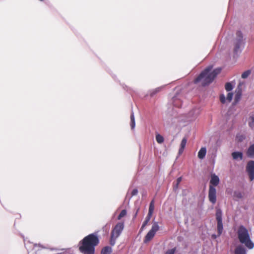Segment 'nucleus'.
<instances>
[{
    "label": "nucleus",
    "mask_w": 254,
    "mask_h": 254,
    "mask_svg": "<svg viewBox=\"0 0 254 254\" xmlns=\"http://www.w3.org/2000/svg\"><path fill=\"white\" fill-rule=\"evenodd\" d=\"M99 243V240L97 235L91 234L80 242L79 250L83 254H94L95 247Z\"/></svg>",
    "instance_id": "nucleus-1"
},
{
    "label": "nucleus",
    "mask_w": 254,
    "mask_h": 254,
    "mask_svg": "<svg viewBox=\"0 0 254 254\" xmlns=\"http://www.w3.org/2000/svg\"><path fill=\"white\" fill-rule=\"evenodd\" d=\"M212 66H209L204 69L194 80V83H200L202 86H205L211 83L221 71V68H217L212 71Z\"/></svg>",
    "instance_id": "nucleus-2"
},
{
    "label": "nucleus",
    "mask_w": 254,
    "mask_h": 254,
    "mask_svg": "<svg viewBox=\"0 0 254 254\" xmlns=\"http://www.w3.org/2000/svg\"><path fill=\"white\" fill-rule=\"evenodd\" d=\"M237 233L239 240L241 243L244 244L250 249L254 248V244L250 240L248 231L244 226H240Z\"/></svg>",
    "instance_id": "nucleus-3"
},
{
    "label": "nucleus",
    "mask_w": 254,
    "mask_h": 254,
    "mask_svg": "<svg viewBox=\"0 0 254 254\" xmlns=\"http://www.w3.org/2000/svg\"><path fill=\"white\" fill-rule=\"evenodd\" d=\"M219 177L215 174H212L211 176L208 191V199L212 204L216 202V190L214 187L217 186L219 183Z\"/></svg>",
    "instance_id": "nucleus-4"
},
{
    "label": "nucleus",
    "mask_w": 254,
    "mask_h": 254,
    "mask_svg": "<svg viewBox=\"0 0 254 254\" xmlns=\"http://www.w3.org/2000/svg\"><path fill=\"white\" fill-rule=\"evenodd\" d=\"M124 228L123 222H119L113 228L111 234L110 243L112 246H114L116 243V239L121 235Z\"/></svg>",
    "instance_id": "nucleus-5"
},
{
    "label": "nucleus",
    "mask_w": 254,
    "mask_h": 254,
    "mask_svg": "<svg viewBox=\"0 0 254 254\" xmlns=\"http://www.w3.org/2000/svg\"><path fill=\"white\" fill-rule=\"evenodd\" d=\"M236 39L235 43V48L234 52L237 54L239 50L241 45L243 41V34L240 31L236 32Z\"/></svg>",
    "instance_id": "nucleus-6"
},
{
    "label": "nucleus",
    "mask_w": 254,
    "mask_h": 254,
    "mask_svg": "<svg viewBox=\"0 0 254 254\" xmlns=\"http://www.w3.org/2000/svg\"><path fill=\"white\" fill-rule=\"evenodd\" d=\"M247 171L249 174L250 179L252 181L254 179V161H249L247 166Z\"/></svg>",
    "instance_id": "nucleus-7"
},
{
    "label": "nucleus",
    "mask_w": 254,
    "mask_h": 254,
    "mask_svg": "<svg viewBox=\"0 0 254 254\" xmlns=\"http://www.w3.org/2000/svg\"><path fill=\"white\" fill-rule=\"evenodd\" d=\"M187 142V138L186 137H184L183 139L182 140L181 144H180V148L179 150V154H181L185 148V146L186 145Z\"/></svg>",
    "instance_id": "nucleus-8"
},
{
    "label": "nucleus",
    "mask_w": 254,
    "mask_h": 254,
    "mask_svg": "<svg viewBox=\"0 0 254 254\" xmlns=\"http://www.w3.org/2000/svg\"><path fill=\"white\" fill-rule=\"evenodd\" d=\"M217 228L218 235L220 236L221 235V234L222 233L223 230L222 221H217Z\"/></svg>",
    "instance_id": "nucleus-9"
},
{
    "label": "nucleus",
    "mask_w": 254,
    "mask_h": 254,
    "mask_svg": "<svg viewBox=\"0 0 254 254\" xmlns=\"http://www.w3.org/2000/svg\"><path fill=\"white\" fill-rule=\"evenodd\" d=\"M206 153V149L205 147H202L198 153V157L200 159H202L204 158L205 155Z\"/></svg>",
    "instance_id": "nucleus-10"
},
{
    "label": "nucleus",
    "mask_w": 254,
    "mask_h": 254,
    "mask_svg": "<svg viewBox=\"0 0 254 254\" xmlns=\"http://www.w3.org/2000/svg\"><path fill=\"white\" fill-rule=\"evenodd\" d=\"M154 233L149 231L145 237L144 242L147 243L150 241L154 237Z\"/></svg>",
    "instance_id": "nucleus-11"
},
{
    "label": "nucleus",
    "mask_w": 254,
    "mask_h": 254,
    "mask_svg": "<svg viewBox=\"0 0 254 254\" xmlns=\"http://www.w3.org/2000/svg\"><path fill=\"white\" fill-rule=\"evenodd\" d=\"M247 155L249 157H254V144L249 147L247 152Z\"/></svg>",
    "instance_id": "nucleus-12"
},
{
    "label": "nucleus",
    "mask_w": 254,
    "mask_h": 254,
    "mask_svg": "<svg viewBox=\"0 0 254 254\" xmlns=\"http://www.w3.org/2000/svg\"><path fill=\"white\" fill-rule=\"evenodd\" d=\"M232 156L234 160L240 158V160L243 159V153L241 152H234L232 153Z\"/></svg>",
    "instance_id": "nucleus-13"
},
{
    "label": "nucleus",
    "mask_w": 254,
    "mask_h": 254,
    "mask_svg": "<svg viewBox=\"0 0 254 254\" xmlns=\"http://www.w3.org/2000/svg\"><path fill=\"white\" fill-rule=\"evenodd\" d=\"M163 89V87H159L155 89H152L149 91V95L150 97L154 96L155 94L160 92Z\"/></svg>",
    "instance_id": "nucleus-14"
},
{
    "label": "nucleus",
    "mask_w": 254,
    "mask_h": 254,
    "mask_svg": "<svg viewBox=\"0 0 254 254\" xmlns=\"http://www.w3.org/2000/svg\"><path fill=\"white\" fill-rule=\"evenodd\" d=\"M235 254H246L245 249L242 246L237 247L235 250Z\"/></svg>",
    "instance_id": "nucleus-15"
},
{
    "label": "nucleus",
    "mask_w": 254,
    "mask_h": 254,
    "mask_svg": "<svg viewBox=\"0 0 254 254\" xmlns=\"http://www.w3.org/2000/svg\"><path fill=\"white\" fill-rule=\"evenodd\" d=\"M112 249L110 247L106 246L103 248L101 251V254H111Z\"/></svg>",
    "instance_id": "nucleus-16"
},
{
    "label": "nucleus",
    "mask_w": 254,
    "mask_h": 254,
    "mask_svg": "<svg viewBox=\"0 0 254 254\" xmlns=\"http://www.w3.org/2000/svg\"><path fill=\"white\" fill-rule=\"evenodd\" d=\"M154 209V200L153 199L150 203L148 214L152 215Z\"/></svg>",
    "instance_id": "nucleus-17"
},
{
    "label": "nucleus",
    "mask_w": 254,
    "mask_h": 254,
    "mask_svg": "<svg viewBox=\"0 0 254 254\" xmlns=\"http://www.w3.org/2000/svg\"><path fill=\"white\" fill-rule=\"evenodd\" d=\"M152 215H149V214H148L146 218H145V221L143 222L142 225V226H141V230H142L143 229V228L146 226V225L147 224V223H148V222L150 221V219Z\"/></svg>",
    "instance_id": "nucleus-18"
},
{
    "label": "nucleus",
    "mask_w": 254,
    "mask_h": 254,
    "mask_svg": "<svg viewBox=\"0 0 254 254\" xmlns=\"http://www.w3.org/2000/svg\"><path fill=\"white\" fill-rule=\"evenodd\" d=\"M216 219L217 221H222V211L220 209H218L216 212Z\"/></svg>",
    "instance_id": "nucleus-19"
},
{
    "label": "nucleus",
    "mask_w": 254,
    "mask_h": 254,
    "mask_svg": "<svg viewBox=\"0 0 254 254\" xmlns=\"http://www.w3.org/2000/svg\"><path fill=\"white\" fill-rule=\"evenodd\" d=\"M159 226L158 225V223L157 222H154L152 226V227H151V230H150V231H151L152 232H153V233H154L155 234L156 232L158 231L159 230Z\"/></svg>",
    "instance_id": "nucleus-20"
},
{
    "label": "nucleus",
    "mask_w": 254,
    "mask_h": 254,
    "mask_svg": "<svg viewBox=\"0 0 254 254\" xmlns=\"http://www.w3.org/2000/svg\"><path fill=\"white\" fill-rule=\"evenodd\" d=\"M156 140L158 143L161 144L164 142V139L163 136L160 134H157L156 135Z\"/></svg>",
    "instance_id": "nucleus-21"
},
{
    "label": "nucleus",
    "mask_w": 254,
    "mask_h": 254,
    "mask_svg": "<svg viewBox=\"0 0 254 254\" xmlns=\"http://www.w3.org/2000/svg\"><path fill=\"white\" fill-rule=\"evenodd\" d=\"M135 124L134 117L133 114L132 113L130 115V127H131V129H134V128L135 127Z\"/></svg>",
    "instance_id": "nucleus-22"
},
{
    "label": "nucleus",
    "mask_w": 254,
    "mask_h": 254,
    "mask_svg": "<svg viewBox=\"0 0 254 254\" xmlns=\"http://www.w3.org/2000/svg\"><path fill=\"white\" fill-rule=\"evenodd\" d=\"M173 101L174 102V105L178 107H180L182 105V103L180 100H177V97H174L173 98Z\"/></svg>",
    "instance_id": "nucleus-23"
},
{
    "label": "nucleus",
    "mask_w": 254,
    "mask_h": 254,
    "mask_svg": "<svg viewBox=\"0 0 254 254\" xmlns=\"http://www.w3.org/2000/svg\"><path fill=\"white\" fill-rule=\"evenodd\" d=\"M249 125L251 128L254 127V117L251 116L250 117Z\"/></svg>",
    "instance_id": "nucleus-24"
},
{
    "label": "nucleus",
    "mask_w": 254,
    "mask_h": 254,
    "mask_svg": "<svg viewBox=\"0 0 254 254\" xmlns=\"http://www.w3.org/2000/svg\"><path fill=\"white\" fill-rule=\"evenodd\" d=\"M127 214V211L125 209L122 210L119 216H118V219L120 220L122 217L125 216Z\"/></svg>",
    "instance_id": "nucleus-25"
},
{
    "label": "nucleus",
    "mask_w": 254,
    "mask_h": 254,
    "mask_svg": "<svg viewBox=\"0 0 254 254\" xmlns=\"http://www.w3.org/2000/svg\"><path fill=\"white\" fill-rule=\"evenodd\" d=\"M225 88L227 91H230L232 90L233 86L231 83L228 82L225 84Z\"/></svg>",
    "instance_id": "nucleus-26"
},
{
    "label": "nucleus",
    "mask_w": 254,
    "mask_h": 254,
    "mask_svg": "<svg viewBox=\"0 0 254 254\" xmlns=\"http://www.w3.org/2000/svg\"><path fill=\"white\" fill-rule=\"evenodd\" d=\"M241 91H239L235 95V102H237L239 101V100L241 98Z\"/></svg>",
    "instance_id": "nucleus-27"
},
{
    "label": "nucleus",
    "mask_w": 254,
    "mask_h": 254,
    "mask_svg": "<svg viewBox=\"0 0 254 254\" xmlns=\"http://www.w3.org/2000/svg\"><path fill=\"white\" fill-rule=\"evenodd\" d=\"M251 73V71L250 70H247V71H245V72H244L242 74V78H247L249 75Z\"/></svg>",
    "instance_id": "nucleus-28"
},
{
    "label": "nucleus",
    "mask_w": 254,
    "mask_h": 254,
    "mask_svg": "<svg viewBox=\"0 0 254 254\" xmlns=\"http://www.w3.org/2000/svg\"><path fill=\"white\" fill-rule=\"evenodd\" d=\"M233 94L232 93H228L227 96L226 100L228 103H230L232 99Z\"/></svg>",
    "instance_id": "nucleus-29"
},
{
    "label": "nucleus",
    "mask_w": 254,
    "mask_h": 254,
    "mask_svg": "<svg viewBox=\"0 0 254 254\" xmlns=\"http://www.w3.org/2000/svg\"><path fill=\"white\" fill-rule=\"evenodd\" d=\"M220 101L223 104H224L226 102H227L226 100V98H225V96L223 94H221L220 95Z\"/></svg>",
    "instance_id": "nucleus-30"
},
{
    "label": "nucleus",
    "mask_w": 254,
    "mask_h": 254,
    "mask_svg": "<svg viewBox=\"0 0 254 254\" xmlns=\"http://www.w3.org/2000/svg\"><path fill=\"white\" fill-rule=\"evenodd\" d=\"M175 252V249H172L167 251L165 254H174Z\"/></svg>",
    "instance_id": "nucleus-31"
},
{
    "label": "nucleus",
    "mask_w": 254,
    "mask_h": 254,
    "mask_svg": "<svg viewBox=\"0 0 254 254\" xmlns=\"http://www.w3.org/2000/svg\"><path fill=\"white\" fill-rule=\"evenodd\" d=\"M138 190L136 189H133L131 191V196L137 195Z\"/></svg>",
    "instance_id": "nucleus-32"
},
{
    "label": "nucleus",
    "mask_w": 254,
    "mask_h": 254,
    "mask_svg": "<svg viewBox=\"0 0 254 254\" xmlns=\"http://www.w3.org/2000/svg\"><path fill=\"white\" fill-rule=\"evenodd\" d=\"M179 185V184H178V183H177V182L175 184L174 183V184H173V189H174V190H177L178 188Z\"/></svg>",
    "instance_id": "nucleus-33"
},
{
    "label": "nucleus",
    "mask_w": 254,
    "mask_h": 254,
    "mask_svg": "<svg viewBox=\"0 0 254 254\" xmlns=\"http://www.w3.org/2000/svg\"><path fill=\"white\" fill-rule=\"evenodd\" d=\"M182 177H179L178 178H177V180H176V182L178 183V184H179L182 181Z\"/></svg>",
    "instance_id": "nucleus-34"
}]
</instances>
